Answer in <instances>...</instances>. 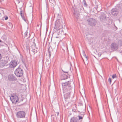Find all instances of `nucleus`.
<instances>
[{
    "instance_id": "nucleus-1",
    "label": "nucleus",
    "mask_w": 122,
    "mask_h": 122,
    "mask_svg": "<svg viewBox=\"0 0 122 122\" xmlns=\"http://www.w3.org/2000/svg\"><path fill=\"white\" fill-rule=\"evenodd\" d=\"M71 83L73 84V83L71 81L62 83V85L63 92H66L67 91H69L71 90Z\"/></svg>"
},
{
    "instance_id": "nucleus-2",
    "label": "nucleus",
    "mask_w": 122,
    "mask_h": 122,
    "mask_svg": "<svg viewBox=\"0 0 122 122\" xmlns=\"http://www.w3.org/2000/svg\"><path fill=\"white\" fill-rule=\"evenodd\" d=\"M62 23L61 20L59 19L57 20L55 22L54 28L57 29V30H59L62 31L63 28L62 25Z\"/></svg>"
},
{
    "instance_id": "nucleus-3",
    "label": "nucleus",
    "mask_w": 122,
    "mask_h": 122,
    "mask_svg": "<svg viewBox=\"0 0 122 122\" xmlns=\"http://www.w3.org/2000/svg\"><path fill=\"white\" fill-rule=\"evenodd\" d=\"M93 4L95 8L97 11L99 12L102 10V8L101 5L99 2L94 0Z\"/></svg>"
},
{
    "instance_id": "nucleus-4",
    "label": "nucleus",
    "mask_w": 122,
    "mask_h": 122,
    "mask_svg": "<svg viewBox=\"0 0 122 122\" xmlns=\"http://www.w3.org/2000/svg\"><path fill=\"white\" fill-rule=\"evenodd\" d=\"M23 71L22 69L19 67L17 68L15 71V75L18 77L22 76L23 75Z\"/></svg>"
},
{
    "instance_id": "nucleus-5",
    "label": "nucleus",
    "mask_w": 122,
    "mask_h": 122,
    "mask_svg": "<svg viewBox=\"0 0 122 122\" xmlns=\"http://www.w3.org/2000/svg\"><path fill=\"white\" fill-rule=\"evenodd\" d=\"M25 112L23 111H20L18 112L16 114V117L20 118H25Z\"/></svg>"
},
{
    "instance_id": "nucleus-6",
    "label": "nucleus",
    "mask_w": 122,
    "mask_h": 122,
    "mask_svg": "<svg viewBox=\"0 0 122 122\" xmlns=\"http://www.w3.org/2000/svg\"><path fill=\"white\" fill-rule=\"evenodd\" d=\"M10 99L13 103H16L19 101V98L17 95L13 94L10 97Z\"/></svg>"
},
{
    "instance_id": "nucleus-7",
    "label": "nucleus",
    "mask_w": 122,
    "mask_h": 122,
    "mask_svg": "<svg viewBox=\"0 0 122 122\" xmlns=\"http://www.w3.org/2000/svg\"><path fill=\"white\" fill-rule=\"evenodd\" d=\"M87 21L89 25L92 26H95L96 23L95 20L93 18L89 19L87 20Z\"/></svg>"
},
{
    "instance_id": "nucleus-8",
    "label": "nucleus",
    "mask_w": 122,
    "mask_h": 122,
    "mask_svg": "<svg viewBox=\"0 0 122 122\" xmlns=\"http://www.w3.org/2000/svg\"><path fill=\"white\" fill-rule=\"evenodd\" d=\"M67 91L66 92H63V93H65L64 96L65 99H67L70 97L71 92V90L70 91Z\"/></svg>"
},
{
    "instance_id": "nucleus-9",
    "label": "nucleus",
    "mask_w": 122,
    "mask_h": 122,
    "mask_svg": "<svg viewBox=\"0 0 122 122\" xmlns=\"http://www.w3.org/2000/svg\"><path fill=\"white\" fill-rule=\"evenodd\" d=\"M111 47L112 50H116L118 49V45L116 43H113L111 44Z\"/></svg>"
},
{
    "instance_id": "nucleus-10",
    "label": "nucleus",
    "mask_w": 122,
    "mask_h": 122,
    "mask_svg": "<svg viewBox=\"0 0 122 122\" xmlns=\"http://www.w3.org/2000/svg\"><path fill=\"white\" fill-rule=\"evenodd\" d=\"M17 61H11L9 64L10 67L11 68H13L15 67L17 65Z\"/></svg>"
},
{
    "instance_id": "nucleus-11",
    "label": "nucleus",
    "mask_w": 122,
    "mask_h": 122,
    "mask_svg": "<svg viewBox=\"0 0 122 122\" xmlns=\"http://www.w3.org/2000/svg\"><path fill=\"white\" fill-rule=\"evenodd\" d=\"M8 61L5 59L2 60L0 62V66L2 67L5 66L8 62Z\"/></svg>"
},
{
    "instance_id": "nucleus-12",
    "label": "nucleus",
    "mask_w": 122,
    "mask_h": 122,
    "mask_svg": "<svg viewBox=\"0 0 122 122\" xmlns=\"http://www.w3.org/2000/svg\"><path fill=\"white\" fill-rule=\"evenodd\" d=\"M8 79L10 81H14L17 79L12 74H10L8 76Z\"/></svg>"
},
{
    "instance_id": "nucleus-13",
    "label": "nucleus",
    "mask_w": 122,
    "mask_h": 122,
    "mask_svg": "<svg viewBox=\"0 0 122 122\" xmlns=\"http://www.w3.org/2000/svg\"><path fill=\"white\" fill-rule=\"evenodd\" d=\"M118 10L117 9L114 8L112 9L111 11V14L114 15H117L118 13Z\"/></svg>"
},
{
    "instance_id": "nucleus-14",
    "label": "nucleus",
    "mask_w": 122,
    "mask_h": 122,
    "mask_svg": "<svg viewBox=\"0 0 122 122\" xmlns=\"http://www.w3.org/2000/svg\"><path fill=\"white\" fill-rule=\"evenodd\" d=\"M100 18V20L104 22L106 20V16L104 14H102L101 15Z\"/></svg>"
},
{
    "instance_id": "nucleus-15",
    "label": "nucleus",
    "mask_w": 122,
    "mask_h": 122,
    "mask_svg": "<svg viewBox=\"0 0 122 122\" xmlns=\"http://www.w3.org/2000/svg\"><path fill=\"white\" fill-rule=\"evenodd\" d=\"M34 44L33 45V46L34 47V48L33 47L32 48V49L31 50L32 52L34 55L37 52V50L38 49V48L36 47V44L34 42H33Z\"/></svg>"
},
{
    "instance_id": "nucleus-16",
    "label": "nucleus",
    "mask_w": 122,
    "mask_h": 122,
    "mask_svg": "<svg viewBox=\"0 0 122 122\" xmlns=\"http://www.w3.org/2000/svg\"><path fill=\"white\" fill-rule=\"evenodd\" d=\"M70 122H79V121L76 117H73L70 119Z\"/></svg>"
},
{
    "instance_id": "nucleus-17",
    "label": "nucleus",
    "mask_w": 122,
    "mask_h": 122,
    "mask_svg": "<svg viewBox=\"0 0 122 122\" xmlns=\"http://www.w3.org/2000/svg\"><path fill=\"white\" fill-rule=\"evenodd\" d=\"M83 57H81L82 58V59L84 61H84H87V56L85 54V52H84L83 53Z\"/></svg>"
},
{
    "instance_id": "nucleus-18",
    "label": "nucleus",
    "mask_w": 122,
    "mask_h": 122,
    "mask_svg": "<svg viewBox=\"0 0 122 122\" xmlns=\"http://www.w3.org/2000/svg\"><path fill=\"white\" fill-rule=\"evenodd\" d=\"M25 37L28 38L30 37V34L28 33L27 31H26L25 33Z\"/></svg>"
},
{
    "instance_id": "nucleus-19",
    "label": "nucleus",
    "mask_w": 122,
    "mask_h": 122,
    "mask_svg": "<svg viewBox=\"0 0 122 122\" xmlns=\"http://www.w3.org/2000/svg\"><path fill=\"white\" fill-rule=\"evenodd\" d=\"M20 59L23 63L24 64L25 66H26L25 61L24 59L23 58L22 56L20 57Z\"/></svg>"
},
{
    "instance_id": "nucleus-20",
    "label": "nucleus",
    "mask_w": 122,
    "mask_h": 122,
    "mask_svg": "<svg viewBox=\"0 0 122 122\" xmlns=\"http://www.w3.org/2000/svg\"><path fill=\"white\" fill-rule=\"evenodd\" d=\"M63 76V80H65L67 78V76L66 75L64 74L63 75H62V76Z\"/></svg>"
},
{
    "instance_id": "nucleus-21",
    "label": "nucleus",
    "mask_w": 122,
    "mask_h": 122,
    "mask_svg": "<svg viewBox=\"0 0 122 122\" xmlns=\"http://www.w3.org/2000/svg\"><path fill=\"white\" fill-rule=\"evenodd\" d=\"M49 1L50 3L53 4L55 3V0H49Z\"/></svg>"
},
{
    "instance_id": "nucleus-22",
    "label": "nucleus",
    "mask_w": 122,
    "mask_h": 122,
    "mask_svg": "<svg viewBox=\"0 0 122 122\" xmlns=\"http://www.w3.org/2000/svg\"><path fill=\"white\" fill-rule=\"evenodd\" d=\"M22 11H20V15L22 18H23L24 17V15L23 13H22Z\"/></svg>"
},
{
    "instance_id": "nucleus-23",
    "label": "nucleus",
    "mask_w": 122,
    "mask_h": 122,
    "mask_svg": "<svg viewBox=\"0 0 122 122\" xmlns=\"http://www.w3.org/2000/svg\"><path fill=\"white\" fill-rule=\"evenodd\" d=\"M78 9L79 10H80V11L82 9V8H83V7L82 6V5L80 6V7H79Z\"/></svg>"
},
{
    "instance_id": "nucleus-24",
    "label": "nucleus",
    "mask_w": 122,
    "mask_h": 122,
    "mask_svg": "<svg viewBox=\"0 0 122 122\" xmlns=\"http://www.w3.org/2000/svg\"><path fill=\"white\" fill-rule=\"evenodd\" d=\"M116 75L115 74L113 75L112 76V77L113 79L116 78Z\"/></svg>"
},
{
    "instance_id": "nucleus-25",
    "label": "nucleus",
    "mask_w": 122,
    "mask_h": 122,
    "mask_svg": "<svg viewBox=\"0 0 122 122\" xmlns=\"http://www.w3.org/2000/svg\"><path fill=\"white\" fill-rule=\"evenodd\" d=\"M82 2H83V3H84V5L86 6V2L85 0H83Z\"/></svg>"
},
{
    "instance_id": "nucleus-26",
    "label": "nucleus",
    "mask_w": 122,
    "mask_h": 122,
    "mask_svg": "<svg viewBox=\"0 0 122 122\" xmlns=\"http://www.w3.org/2000/svg\"><path fill=\"white\" fill-rule=\"evenodd\" d=\"M78 117H79V120L82 119L83 118V117H82L79 116H78Z\"/></svg>"
},
{
    "instance_id": "nucleus-27",
    "label": "nucleus",
    "mask_w": 122,
    "mask_h": 122,
    "mask_svg": "<svg viewBox=\"0 0 122 122\" xmlns=\"http://www.w3.org/2000/svg\"><path fill=\"white\" fill-rule=\"evenodd\" d=\"M108 81L109 82H110V84H111L112 81L111 78H109L108 79Z\"/></svg>"
},
{
    "instance_id": "nucleus-28",
    "label": "nucleus",
    "mask_w": 122,
    "mask_h": 122,
    "mask_svg": "<svg viewBox=\"0 0 122 122\" xmlns=\"http://www.w3.org/2000/svg\"><path fill=\"white\" fill-rule=\"evenodd\" d=\"M2 57L1 55V54L0 53V60L2 59Z\"/></svg>"
},
{
    "instance_id": "nucleus-29",
    "label": "nucleus",
    "mask_w": 122,
    "mask_h": 122,
    "mask_svg": "<svg viewBox=\"0 0 122 122\" xmlns=\"http://www.w3.org/2000/svg\"><path fill=\"white\" fill-rule=\"evenodd\" d=\"M5 20H7L8 19V17L7 16L5 18Z\"/></svg>"
},
{
    "instance_id": "nucleus-30",
    "label": "nucleus",
    "mask_w": 122,
    "mask_h": 122,
    "mask_svg": "<svg viewBox=\"0 0 122 122\" xmlns=\"http://www.w3.org/2000/svg\"><path fill=\"white\" fill-rule=\"evenodd\" d=\"M51 55V53H49V57H50Z\"/></svg>"
},
{
    "instance_id": "nucleus-31",
    "label": "nucleus",
    "mask_w": 122,
    "mask_h": 122,
    "mask_svg": "<svg viewBox=\"0 0 122 122\" xmlns=\"http://www.w3.org/2000/svg\"><path fill=\"white\" fill-rule=\"evenodd\" d=\"M48 52L49 53H51V52L49 50V49H48Z\"/></svg>"
},
{
    "instance_id": "nucleus-32",
    "label": "nucleus",
    "mask_w": 122,
    "mask_h": 122,
    "mask_svg": "<svg viewBox=\"0 0 122 122\" xmlns=\"http://www.w3.org/2000/svg\"><path fill=\"white\" fill-rule=\"evenodd\" d=\"M20 122H25V121L24 120H23L20 121Z\"/></svg>"
},
{
    "instance_id": "nucleus-33",
    "label": "nucleus",
    "mask_w": 122,
    "mask_h": 122,
    "mask_svg": "<svg viewBox=\"0 0 122 122\" xmlns=\"http://www.w3.org/2000/svg\"><path fill=\"white\" fill-rule=\"evenodd\" d=\"M63 72L64 73H68V72L67 71H63Z\"/></svg>"
},
{
    "instance_id": "nucleus-34",
    "label": "nucleus",
    "mask_w": 122,
    "mask_h": 122,
    "mask_svg": "<svg viewBox=\"0 0 122 122\" xmlns=\"http://www.w3.org/2000/svg\"><path fill=\"white\" fill-rule=\"evenodd\" d=\"M57 115L58 116V115H59V113L58 112L57 113Z\"/></svg>"
},
{
    "instance_id": "nucleus-35",
    "label": "nucleus",
    "mask_w": 122,
    "mask_h": 122,
    "mask_svg": "<svg viewBox=\"0 0 122 122\" xmlns=\"http://www.w3.org/2000/svg\"><path fill=\"white\" fill-rule=\"evenodd\" d=\"M2 42V41L0 40V42Z\"/></svg>"
},
{
    "instance_id": "nucleus-36",
    "label": "nucleus",
    "mask_w": 122,
    "mask_h": 122,
    "mask_svg": "<svg viewBox=\"0 0 122 122\" xmlns=\"http://www.w3.org/2000/svg\"><path fill=\"white\" fill-rule=\"evenodd\" d=\"M56 37L57 38H58V37Z\"/></svg>"
},
{
    "instance_id": "nucleus-37",
    "label": "nucleus",
    "mask_w": 122,
    "mask_h": 122,
    "mask_svg": "<svg viewBox=\"0 0 122 122\" xmlns=\"http://www.w3.org/2000/svg\"><path fill=\"white\" fill-rule=\"evenodd\" d=\"M79 4H80V3H79Z\"/></svg>"
},
{
    "instance_id": "nucleus-38",
    "label": "nucleus",
    "mask_w": 122,
    "mask_h": 122,
    "mask_svg": "<svg viewBox=\"0 0 122 122\" xmlns=\"http://www.w3.org/2000/svg\"><path fill=\"white\" fill-rule=\"evenodd\" d=\"M116 28H117V27H116Z\"/></svg>"
}]
</instances>
